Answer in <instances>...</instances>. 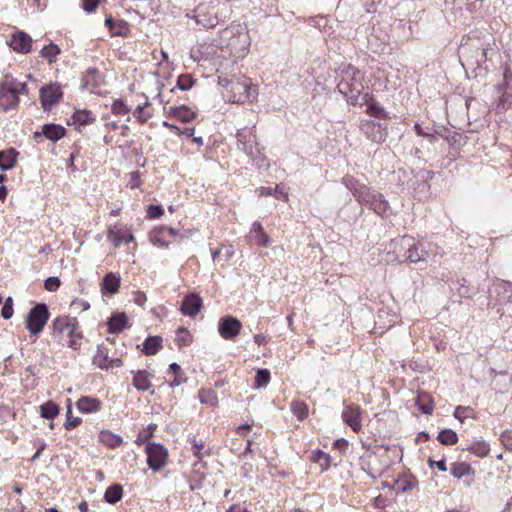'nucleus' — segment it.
<instances>
[{"mask_svg":"<svg viewBox=\"0 0 512 512\" xmlns=\"http://www.w3.org/2000/svg\"><path fill=\"white\" fill-rule=\"evenodd\" d=\"M337 89L354 106H364L368 99V93H363V75L352 65L341 70V80L337 84Z\"/></svg>","mask_w":512,"mask_h":512,"instance_id":"obj_1","label":"nucleus"},{"mask_svg":"<svg viewBox=\"0 0 512 512\" xmlns=\"http://www.w3.org/2000/svg\"><path fill=\"white\" fill-rule=\"evenodd\" d=\"M50 312L46 303H37L27 313L25 320V328L33 335L40 334L47 321L49 320Z\"/></svg>","mask_w":512,"mask_h":512,"instance_id":"obj_2","label":"nucleus"},{"mask_svg":"<svg viewBox=\"0 0 512 512\" xmlns=\"http://www.w3.org/2000/svg\"><path fill=\"white\" fill-rule=\"evenodd\" d=\"M148 467L157 472L167 463L168 450L165 446L156 442H149L145 447Z\"/></svg>","mask_w":512,"mask_h":512,"instance_id":"obj_3","label":"nucleus"},{"mask_svg":"<svg viewBox=\"0 0 512 512\" xmlns=\"http://www.w3.org/2000/svg\"><path fill=\"white\" fill-rule=\"evenodd\" d=\"M13 77L5 75L0 81V107L3 111L15 109L19 104V98L13 87Z\"/></svg>","mask_w":512,"mask_h":512,"instance_id":"obj_4","label":"nucleus"},{"mask_svg":"<svg viewBox=\"0 0 512 512\" xmlns=\"http://www.w3.org/2000/svg\"><path fill=\"white\" fill-rule=\"evenodd\" d=\"M63 97V91L59 84L50 83L40 88L39 98L44 111H50Z\"/></svg>","mask_w":512,"mask_h":512,"instance_id":"obj_5","label":"nucleus"},{"mask_svg":"<svg viewBox=\"0 0 512 512\" xmlns=\"http://www.w3.org/2000/svg\"><path fill=\"white\" fill-rule=\"evenodd\" d=\"M359 129L369 140L382 143L388 136L387 126L372 120H362Z\"/></svg>","mask_w":512,"mask_h":512,"instance_id":"obj_6","label":"nucleus"},{"mask_svg":"<svg viewBox=\"0 0 512 512\" xmlns=\"http://www.w3.org/2000/svg\"><path fill=\"white\" fill-rule=\"evenodd\" d=\"M242 328V323L236 317L226 315L220 318L218 323V332L220 336L226 340L236 338Z\"/></svg>","mask_w":512,"mask_h":512,"instance_id":"obj_7","label":"nucleus"},{"mask_svg":"<svg viewBox=\"0 0 512 512\" xmlns=\"http://www.w3.org/2000/svg\"><path fill=\"white\" fill-rule=\"evenodd\" d=\"M195 22L204 28H214L219 23L217 14L205 5H199L193 11Z\"/></svg>","mask_w":512,"mask_h":512,"instance_id":"obj_8","label":"nucleus"},{"mask_svg":"<svg viewBox=\"0 0 512 512\" xmlns=\"http://www.w3.org/2000/svg\"><path fill=\"white\" fill-rule=\"evenodd\" d=\"M203 302L201 297L196 293H190L184 296L180 311L183 315L189 317H195L201 310Z\"/></svg>","mask_w":512,"mask_h":512,"instance_id":"obj_9","label":"nucleus"},{"mask_svg":"<svg viewBox=\"0 0 512 512\" xmlns=\"http://www.w3.org/2000/svg\"><path fill=\"white\" fill-rule=\"evenodd\" d=\"M8 44L15 52L27 54L31 51L32 38L26 32L17 31L12 35Z\"/></svg>","mask_w":512,"mask_h":512,"instance_id":"obj_10","label":"nucleus"},{"mask_svg":"<svg viewBox=\"0 0 512 512\" xmlns=\"http://www.w3.org/2000/svg\"><path fill=\"white\" fill-rule=\"evenodd\" d=\"M342 419L354 432L361 430V409L359 406H345L342 412Z\"/></svg>","mask_w":512,"mask_h":512,"instance_id":"obj_11","label":"nucleus"},{"mask_svg":"<svg viewBox=\"0 0 512 512\" xmlns=\"http://www.w3.org/2000/svg\"><path fill=\"white\" fill-rule=\"evenodd\" d=\"M66 134V129L55 123H48L44 124L42 126V129L40 132L36 131L34 132V138L37 139L38 137L44 136L46 139L57 142L60 139H62Z\"/></svg>","mask_w":512,"mask_h":512,"instance_id":"obj_12","label":"nucleus"},{"mask_svg":"<svg viewBox=\"0 0 512 512\" xmlns=\"http://www.w3.org/2000/svg\"><path fill=\"white\" fill-rule=\"evenodd\" d=\"M401 245L403 247H407V251L405 253V257L403 262L405 263H419L423 262L421 257V251L419 248V244H414V238L411 236H403L401 239Z\"/></svg>","mask_w":512,"mask_h":512,"instance_id":"obj_13","label":"nucleus"},{"mask_svg":"<svg viewBox=\"0 0 512 512\" xmlns=\"http://www.w3.org/2000/svg\"><path fill=\"white\" fill-rule=\"evenodd\" d=\"M128 327V317L125 312H114L107 320V331L110 334L121 333Z\"/></svg>","mask_w":512,"mask_h":512,"instance_id":"obj_14","label":"nucleus"},{"mask_svg":"<svg viewBox=\"0 0 512 512\" xmlns=\"http://www.w3.org/2000/svg\"><path fill=\"white\" fill-rule=\"evenodd\" d=\"M121 284V277L119 274L114 272L107 273L100 284L101 293L104 296L114 295L119 291Z\"/></svg>","mask_w":512,"mask_h":512,"instance_id":"obj_15","label":"nucleus"},{"mask_svg":"<svg viewBox=\"0 0 512 512\" xmlns=\"http://www.w3.org/2000/svg\"><path fill=\"white\" fill-rule=\"evenodd\" d=\"M77 325L76 320L72 323L68 317H57L52 322L53 335L58 336L66 332L68 337H73Z\"/></svg>","mask_w":512,"mask_h":512,"instance_id":"obj_16","label":"nucleus"},{"mask_svg":"<svg viewBox=\"0 0 512 512\" xmlns=\"http://www.w3.org/2000/svg\"><path fill=\"white\" fill-rule=\"evenodd\" d=\"M494 292L500 304L512 302V282L498 279L494 283Z\"/></svg>","mask_w":512,"mask_h":512,"instance_id":"obj_17","label":"nucleus"},{"mask_svg":"<svg viewBox=\"0 0 512 512\" xmlns=\"http://www.w3.org/2000/svg\"><path fill=\"white\" fill-rule=\"evenodd\" d=\"M450 473L453 477L460 479L463 477H471L469 480H465L467 486H470L474 481V470L466 462H454L451 464Z\"/></svg>","mask_w":512,"mask_h":512,"instance_id":"obj_18","label":"nucleus"},{"mask_svg":"<svg viewBox=\"0 0 512 512\" xmlns=\"http://www.w3.org/2000/svg\"><path fill=\"white\" fill-rule=\"evenodd\" d=\"M77 409L85 414L95 413L101 410L102 402L91 396H82L76 402Z\"/></svg>","mask_w":512,"mask_h":512,"instance_id":"obj_19","label":"nucleus"},{"mask_svg":"<svg viewBox=\"0 0 512 512\" xmlns=\"http://www.w3.org/2000/svg\"><path fill=\"white\" fill-rule=\"evenodd\" d=\"M250 237L259 247H268L270 244V237L264 231L262 224L255 221L250 229Z\"/></svg>","mask_w":512,"mask_h":512,"instance_id":"obj_20","label":"nucleus"},{"mask_svg":"<svg viewBox=\"0 0 512 512\" xmlns=\"http://www.w3.org/2000/svg\"><path fill=\"white\" fill-rule=\"evenodd\" d=\"M108 238L115 247L120 246L122 243L128 244L134 241L133 234L119 228L117 225L114 228L109 229Z\"/></svg>","mask_w":512,"mask_h":512,"instance_id":"obj_21","label":"nucleus"},{"mask_svg":"<svg viewBox=\"0 0 512 512\" xmlns=\"http://www.w3.org/2000/svg\"><path fill=\"white\" fill-rule=\"evenodd\" d=\"M168 115L184 123L191 122L196 117V113L186 105L169 107Z\"/></svg>","mask_w":512,"mask_h":512,"instance_id":"obj_22","label":"nucleus"},{"mask_svg":"<svg viewBox=\"0 0 512 512\" xmlns=\"http://www.w3.org/2000/svg\"><path fill=\"white\" fill-rule=\"evenodd\" d=\"M415 405L423 414L429 415L434 409V399L430 393L420 390L415 399Z\"/></svg>","mask_w":512,"mask_h":512,"instance_id":"obj_23","label":"nucleus"},{"mask_svg":"<svg viewBox=\"0 0 512 512\" xmlns=\"http://www.w3.org/2000/svg\"><path fill=\"white\" fill-rule=\"evenodd\" d=\"M72 124L75 126H78L79 128L81 126H85L88 124H92L95 122L96 117L92 114L91 111L83 109V110H76L73 115L71 116ZM68 125H71V122H67Z\"/></svg>","mask_w":512,"mask_h":512,"instance_id":"obj_24","label":"nucleus"},{"mask_svg":"<svg viewBox=\"0 0 512 512\" xmlns=\"http://www.w3.org/2000/svg\"><path fill=\"white\" fill-rule=\"evenodd\" d=\"M17 156L18 152L14 148L0 151V170L12 169L16 164Z\"/></svg>","mask_w":512,"mask_h":512,"instance_id":"obj_25","label":"nucleus"},{"mask_svg":"<svg viewBox=\"0 0 512 512\" xmlns=\"http://www.w3.org/2000/svg\"><path fill=\"white\" fill-rule=\"evenodd\" d=\"M369 209L373 210L376 214L381 217H386L387 212L390 209V205L388 201L385 199L384 195L379 193L367 206Z\"/></svg>","mask_w":512,"mask_h":512,"instance_id":"obj_26","label":"nucleus"},{"mask_svg":"<svg viewBox=\"0 0 512 512\" xmlns=\"http://www.w3.org/2000/svg\"><path fill=\"white\" fill-rule=\"evenodd\" d=\"M364 105L367 107L366 112L369 115H371L372 117L380 118V119H388L389 118L388 113L386 112L384 107L382 105H380L378 102H376L375 100H373L369 94H368V99L364 103Z\"/></svg>","mask_w":512,"mask_h":512,"instance_id":"obj_27","label":"nucleus"},{"mask_svg":"<svg viewBox=\"0 0 512 512\" xmlns=\"http://www.w3.org/2000/svg\"><path fill=\"white\" fill-rule=\"evenodd\" d=\"M162 348V338L160 336H148L143 342V354L147 356L155 355Z\"/></svg>","mask_w":512,"mask_h":512,"instance_id":"obj_28","label":"nucleus"},{"mask_svg":"<svg viewBox=\"0 0 512 512\" xmlns=\"http://www.w3.org/2000/svg\"><path fill=\"white\" fill-rule=\"evenodd\" d=\"M310 460L320 466L321 472L328 471L331 465L330 455L320 449L311 452Z\"/></svg>","mask_w":512,"mask_h":512,"instance_id":"obj_29","label":"nucleus"},{"mask_svg":"<svg viewBox=\"0 0 512 512\" xmlns=\"http://www.w3.org/2000/svg\"><path fill=\"white\" fill-rule=\"evenodd\" d=\"M99 441L109 448H117L123 443V438L108 430H102L99 434Z\"/></svg>","mask_w":512,"mask_h":512,"instance_id":"obj_30","label":"nucleus"},{"mask_svg":"<svg viewBox=\"0 0 512 512\" xmlns=\"http://www.w3.org/2000/svg\"><path fill=\"white\" fill-rule=\"evenodd\" d=\"M150 376L146 370L137 371L133 378V386L139 391H148L151 387Z\"/></svg>","mask_w":512,"mask_h":512,"instance_id":"obj_31","label":"nucleus"},{"mask_svg":"<svg viewBox=\"0 0 512 512\" xmlns=\"http://www.w3.org/2000/svg\"><path fill=\"white\" fill-rule=\"evenodd\" d=\"M123 497L122 485L115 483L109 486L104 493V500L109 504H116Z\"/></svg>","mask_w":512,"mask_h":512,"instance_id":"obj_32","label":"nucleus"},{"mask_svg":"<svg viewBox=\"0 0 512 512\" xmlns=\"http://www.w3.org/2000/svg\"><path fill=\"white\" fill-rule=\"evenodd\" d=\"M157 232H160L162 233L163 235H166L167 236H171L173 238H175L178 242L182 241L183 239H186L189 237L190 234L193 233L192 230H179V229H175L173 227H169V226H159L157 227Z\"/></svg>","mask_w":512,"mask_h":512,"instance_id":"obj_33","label":"nucleus"},{"mask_svg":"<svg viewBox=\"0 0 512 512\" xmlns=\"http://www.w3.org/2000/svg\"><path fill=\"white\" fill-rule=\"evenodd\" d=\"M433 134H434V137L437 135V136H440L441 138L445 139L448 142V144L451 146L459 143V141L461 139L460 133L451 131L445 127H442L441 129H435Z\"/></svg>","mask_w":512,"mask_h":512,"instance_id":"obj_34","label":"nucleus"},{"mask_svg":"<svg viewBox=\"0 0 512 512\" xmlns=\"http://www.w3.org/2000/svg\"><path fill=\"white\" fill-rule=\"evenodd\" d=\"M60 412L59 406L53 401H47L40 406V415L42 418L52 420Z\"/></svg>","mask_w":512,"mask_h":512,"instance_id":"obj_35","label":"nucleus"},{"mask_svg":"<svg viewBox=\"0 0 512 512\" xmlns=\"http://www.w3.org/2000/svg\"><path fill=\"white\" fill-rule=\"evenodd\" d=\"M108 361H109V356H108L106 349L104 348L103 345H98L97 352L93 356V364L98 366L101 369L108 370L109 369Z\"/></svg>","mask_w":512,"mask_h":512,"instance_id":"obj_36","label":"nucleus"},{"mask_svg":"<svg viewBox=\"0 0 512 512\" xmlns=\"http://www.w3.org/2000/svg\"><path fill=\"white\" fill-rule=\"evenodd\" d=\"M378 194L379 192H377L376 190L364 185L355 198L359 202V204L367 207L369 203L373 200V198L376 197V195Z\"/></svg>","mask_w":512,"mask_h":512,"instance_id":"obj_37","label":"nucleus"},{"mask_svg":"<svg viewBox=\"0 0 512 512\" xmlns=\"http://www.w3.org/2000/svg\"><path fill=\"white\" fill-rule=\"evenodd\" d=\"M437 440L446 446L454 445L458 442V435L453 429H443L438 433Z\"/></svg>","mask_w":512,"mask_h":512,"instance_id":"obj_38","label":"nucleus"},{"mask_svg":"<svg viewBox=\"0 0 512 512\" xmlns=\"http://www.w3.org/2000/svg\"><path fill=\"white\" fill-rule=\"evenodd\" d=\"M169 371L174 375V379L169 382L171 388L178 387L186 381V378L183 377L184 373L181 366L176 362L169 365Z\"/></svg>","mask_w":512,"mask_h":512,"instance_id":"obj_39","label":"nucleus"},{"mask_svg":"<svg viewBox=\"0 0 512 512\" xmlns=\"http://www.w3.org/2000/svg\"><path fill=\"white\" fill-rule=\"evenodd\" d=\"M258 95V91L256 86L252 85L248 81L246 82V89L244 92V96L234 97L233 102L235 103H244V102H253L256 100Z\"/></svg>","mask_w":512,"mask_h":512,"instance_id":"obj_40","label":"nucleus"},{"mask_svg":"<svg viewBox=\"0 0 512 512\" xmlns=\"http://www.w3.org/2000/svg\"><path fill=\"white\" fill-rule=\"evenodd\" d=\"M60 53L61 49L59 48V46L52 42L49 45H45L40 51L41 57L47 59L49 63L55 62L57 59V55H59Z\"/></svg>","mask_w":512,"mask_h":512,"instance_id":"obj_41","label":"nucleus"},{"mask_svg":"<svg viewBox=\"0 0 512 512\" xmlns=\"http://www.w3.org/2000/svg\"><path fill=\"white\" fill-rule=\"evenodd\" d=\"M198 397L202 404L209 406H216L218 404V397L212 389H200Z\"/></svg>","mask_w":512,"mask_h":512,"instance_id":"obj_42","label":"nucleus"},{"mask_svg":"<svg viewBox=\"0 0 512 512\" xmlns=\"http://www.w3.org/2000/svg\"><path fill=\"white\" fill-rule=\"evenodd\" d=\"M195 84V80L190 74H181L177 78L176 85L171 89V92H174L175 89H179L181 91H188Z\"/></svg>","mask_w":512,"mask_h":512,"instance_id":"obj_43","label":"nucleus"},{"mask_svg":"<svg viewBox=\"0 0 512 512\" xmlns=\"http://www.w3.org/2000/svg\"><path fill=\"white\" fill-rule=\"evenodd\" d=\"M419 248L421 251V257L423 261L426 260V258H429L431 256H436L439 254L440 247L434 243L431 242H419Z\"/></svg>","mask_w":512,"mask_h":512,"instance_id":"obj_44","label":"nucleus"},{"mask_svg":"<svg viewBox=\"0 0 512 512\" xmlns=\"http://www.w3.org/2000/svg\"><path fill=\"white\" fill-rule=\"evenodd\" d=\"M271 379V373L266 368H259L256 370L255 375V381H254V387L255 388H262L266 387Z\"/></svg>","mask_w":512,"mask_h":512,"instance_id":"obj_45","label":"nucleus"},{"mask_svg":"<svg viewBox=\"0 0 512 512\" xmlns=\"http://www.w3.org/2000/svg\"><path fill=\"white\" fill-rule=\"evenodd\" d=\"M81 423L82 419L80 417H73L71 400L67 399L66 421L64 423V428L66 430H71Z\"/></svg>","mask_w":512,"mask_h":512,"instance_id":"obj_46","label":"nucleus"},{"mask_svg":"<svg viewBox=\"0 0 512 512\" xmlns=\"http://www.w3.org/2000/svg\"><path fill=\"white\" fill-rule=\"evenodd\" d=\"M176 341L179 347L190 345L192 342V335L185 327H178L176 330Z\"/></svg>","mask_w":512,"mask_h":512,"instance_id":"obj_47","label":"nucleus"},{"mask_svg":"<svg viewBox=\"0 0 512 512\" xmlns=\"http://www.w3.org/2000/svg\"><path fill=\"white\" fill-rule=\"evenodd\" d=\"M292 413L298 420L303 421L308 417V406L304 402L295 401L291 403Z\"/></svg>","mask_w":512,"mask_h":512,"instance_id":"obj_48","label":"nucleus"},{"mask_svg":"<svg viewBox=\"0 0 512 512\" xmlns=\"http://www.w3.org/2000/svg\"><path fill=\"white\" fill-rule=\"evenodd\" d=\"M466 450L472 452L478 457H484L489 453L490 448L489 445L484 441H478L468 446Z\"/></svg>","mask_w":512,"mask_h":512,"instance_id":"obj_49","label":"nucleus"},{"mask_svg":"<svg viewBox=\"0 0 512 512\" xmlns=\"http://www.w3.org/2000/svg\"><path fill=\"white\" fill-rule=\"evenodd\" d=\"M342 183L352 192L354 197L357 196L364 186V184L359 183L358 180L349 175L342 178Z\"/></svg>","mask_w":512,"mask_h":512,"instance_id":"obj_50","label":"nucleus"},{"mask_svg":"<svg viewBox=\"0 0 512 512\" xmlns=\"http://www.w3.org/2000/svg\"><path fill=\"white\" fill-rule=\"evenodd\" d=\"M260 195L269 196L273 195L278 200H286L287 194H285L279 185H276L274 189L270 187H261L259 189Z\"/></svg>","mask_w":512,"mask_h":512,"instance_id":"obj_51","label":"nucleus"},{"mask_svg":"<svg viewBox=\"0 0 512 512\" xmlns=\"http://www.w3.org/2000/svg\"><path fill=\"white\" fill-rule=\"evenodd\" d=\"M156 428H157V425H156V424H153V423L149 424V425L147 426V428L143 429V430L138 434V436H137V438H136V440H135V443H136L137 445H142V444H144V443L148 442V440H149L150 438H152V437H153V432H154V430H155Z\"/></svg>","mask_w":512,"mask_h":512,"instance_id":"obj_52","label":"nucleus"},{"mask_svg":"<svg viewBox=\"0 0 512 512\" xmlns=\"http://www.w3.org/2000/svg\"><path fill=\"white\" fill-rule=\"evenodd\" d=\"M86 76H88V79L91 84V90L98 88L101 85V75L99 71L95 67H89L85 71Z\"/></svg>","mask_w":512,"mask_h":512,"instance_id":"obj_53","label":"nucleus"},{"mask_svg":"<svg viewBox=\"0 0 512 512\" xmlns=\"http://www.w3.org/2000/svg\"><path fill=\"white\" fill-rule=\"evenodd\" d=\"M246 82L247 81L241 82L238 80L229 82L230 90L233 93V96L231 97L232 101H233L234 97L244 96V92L246 89Z\"/></svg>","mask_w":512,"mask_h":512,"instance_id":"obj_54","label":"nucleus"},{"mask_svg":"<svg viewBox=\"0 0 512 512\" xmlns=\"http://www.w3.org/2000/svg\"><path fill=\"white\" fill-rule=\"evenodd\" d=\"M151 240L158 247H168L170 245V242L166 240V235L157 232V227L151 232Z\"/></svg>","mask_w":512,"mask_h":512,"instance_id":"obj_55","label":"nucleus"},{"mask_svg":"<svg viewBox=\"0 0 512 512\" xmlns=\"http://www.w3.org/2000/svg\"><path fill=\"white\" fill-rule=\"evenodd\" d=\"M111 111L115 115H122V114H128L131 109L125 104V102L122 99H116L112 106Z\"/></svg>","mask_w":512,"mask_h":512,"instance_id":"obj_56","label":"nucleus"},{"mask_svg":"<svg viewBox=\"0 0 512 512\" xmlns=\"http://www.w3.org/2000/svg\"><path fill=\"white\" fill-rule=\"evenodd\" d=\"M370 457L371 454H364L359 457V466L360 470L367 474L372 479H375L376 477L374 474L370 471Z\"/></svg>","mask_w":512,"mask_h":512,"instance_id":"obj_57","label":"nucleus"},{"mask_svg":"<svg viewBox=\"0 0 512 512\" xmlns=\"http://www.w3.org/2000/svg\"><path fill=\"white\" fill-rule=\"evenodd\" d=\"M473 413V409L469 406H457L454 411V417L458 419L461 423L468 417H470Z\"/></svg>","mask_w":512,"mask_h":512,"instance_id":"obj_58","label":"nucleus"},{"mask_svg":"<svg viewBox=\"0 0 512 512\" xmlns=\"http://www.w3.org/2000/svg\"><path fill=\"white\" fill-rule=\"evenodd\" d=\"M14 309H13V299L11 296L7 297L6 300L3 303L2 309H1V316L8 320L13 316Z\"/></svg>","mask_w":512,"mask_h":512,"instance_id":"obj_59","label":"nucleus"},{"mask_svg":"<svg viewBox=\"0 0 512 512\" xmlns=\"http://www.w3.org/2000/svg\"><path fill=\"white\" fill-rule=\"evenodd\" d=\"M130 32L129 24L124 19H120L117 21V26L115 31H113L114 36H127Z\"/></svg>","mask_w":512,"mask_h":512,"instance_id":"obj_60","label":"nucleus"},{"mask_svg":"<svg viewBox=\"0 0 512 512\" xmlns=\"http://www.w3.org/2000/svg\"><path fill=\"white\" fill-rule=\"evenodd\" d=\"M164 214V209L159 204H151L147 208V217L150 219L160 218Z\"/></svg>","mask_w":512,"mask_h":512,"instance_id":"obj_61","label":"nucleus"},{"mask_svg":"<svg viewBox=\"0 0 512 512\" xmlns=\"http://www.w3.org/2000/svg\"><path fill=\"white\" fill-rule=\"evenodd\" d=\"M61 285V281L58 277L50 276L45 279L44 281V287L46 290L50 292L56 291Z\"/></svg>","mask_w":512,"mask_h":512,"instance_id":"obj_62","label":"nucleus"},{"mask_svg":"<svg viewBox=\"0 0 512 512\" xmlns=\"http://www.w3.org/2000/svg\"><path fill=\"white\" fill-rule=\"evenodd\" d=\"M100 2L101 0H82V8L85 12L92 13L97 9Z\"/></svg>","mask_w":512,"mask_h":512,"instance_id":"obj_63","label":"nucleus"},{"mask_svg":"<svg viewBox=\"0 0 512 512\" xmlns=\"http://www.w3.org/2000/svg\"><path fill=\"white\" fill-rule=\"evenodd\" d=\"M500 439L507 449L512 450V430L504 431L501 434Z\"/></svg>","mask_w":512,"mask_h":512,"instance_id":"obj_64","label":"nucleus"}]
</instances>
